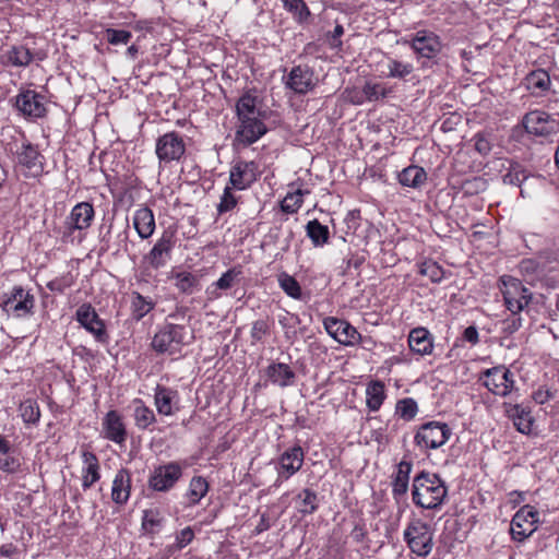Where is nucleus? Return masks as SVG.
<instances>
[{"instance_id":"11","label":"nucleus","mask_w":559,"mask_h":559,"mask_svg":"<svg viewBox=\"0 0 559 559\" xmlns=\"http://www.w3.org/2000/svg\"><path fill=\"white\" fill-rule=\"evenodd\" d=\"M483 377L484 385L496 395L507 396L513 390V373L504 366L486 369Z\"/></svg>"},{"instance_id":"18","label":"nucleus","mask_w":559,"mask_h":559,"mask_svg":"<svg viewBox=\"0 0 559 559\" xmlns=\"http://www.w3.org/2000/svg\"><path fill=\"white\" fill-rule=\"evenodd\" d=\"M503 299L512 313H519L530 304L532 295L519 280L511 278L503 292Z\"/></svg>"},{"instance_id":"3","label":"nucleus","mask_w":559,"mask_h":559,"mask_svg":"<svg viewBox=\"0 0 559 559\" xmlns=\"http://www.w3.org/2000/svg\"><path fill=\"white\" fill-rule=\"evenodd\" d=\"M189 332L185 325L166 323L154 335L151 346L164 355H179L182 347L189 344Z\"/></svg>"},{"instance_id":"60","label":"nucleus","mask_w":559,"mask_h":559,"mask_svg":"<svg viewBox=\"0 0 559 559\" xmlns=\"http://www.w3.org/2000/svg\"><path fill=\"white\" fill-rule=\"evenodd\" d=\"M19 467V463L14 457L7 456L0 459V469L5 473H15Z\"/></svg>"},{"instance_id":"49","label":"nucleus","mask_w":559,"mask_h":559,"mask_svg":"<svg viewBox=\"0 0 559 559\" xmlns=\"http://www.w3.org/2000/svg\"><path fill=\"white\" fill-rule=\"evenodd\" d=\"M472 141H474V148L481 156H487L492 150V134L491 132L480 131L477 132Z\"/></svg>"},{"instance_id":"63","label":"nucleus","mask_w":559,"mask_h":559,"mask_svg":"<svg viewBox=\"0 0 559 559\" xmlns=\"http://www.w3.org/2000/svg\"><path fill=\"white\" fill-rule=\"evenodd\" d=\"M19 549L13 544H4L0 546V556L4 558H14L17 555Z\"/></svg>"},{"instance_id":"14","label":"nucleus","mask_w":559,"mask_h":559,"mask_svg":"<svg viewBox=\"0 0 559 559\" xmlns=\"http://www.w3.org/2000/svg\"><path fill=\"white\" fill-rule=\"evenodd\" d=\"M323 326L328 334L342 345L353 346L361 340L358 331L345 320L328 317L323 320Z\"/></svg>"},{"instance_id":"16","label":"nucleus","mask_w":559,"mask_h":559,"mask_svg":"<svg viewBox=\"0 0 559 559\" xmlns=\"http://www.w3.org/2000/svg\"><path fill=\"white\" fill-rule=\"evenodd\" d=\"M95 211L91 203L80 202L75 204L67 218V229L63 237H71L75 230L87 229L94 219Z\"/></svg>"},{"instance_id":"52","label":"nucleus","mask_w":559,"mask_h":559,"mask_svg":"<svg viewBox=\"0 0 559 559\" xmlns=\"http://www.w3.org/2000/svg\"><path fill=\"white\" fill-rule=\"evenodd\" d=\"M194 538V532L191 527H185L176 535V540L174 544L167 546V551L169 554H175L187 547Z\"/></svg>"},{"instance_id":"57","label":"nucleus","mask_w":559,"mask_h":559,"mask_svg":"<svg viewBox=\"0 0 559 559\" xmlns=\"http://www.w3.org/2000/svg\"><path fill=\"white\" fill-rule=\"evenodd\" d=\"M486 189V181L480 177L467 179L462 183V190L465 194H477Z\"/></svg>"},{"instance_id":"61","label":"nucleus","mask_w":559,"mask_h":559,"mask_svg":"<svg viewBox=\"0 0 559 559\" xmlns=\"http://www.w3.org/2000/svg\"><path fill=\"white\" fill-rule=\"evenodd\" d=\"M344 34V28L341 24H337L333 32L330 34V46L333 48L341 47L342 41L340 40L341 36Z\"/></svg>"},{"instance_id":"26","label":"nucleus","mask_w":559,"mask_h":559,"mask_svg":"<svg viewBox=\"0 0 559 559\" xmlns=\"http://www.w3.org/2000/svg\"><path fill=\"white\" fill-rule=\"evenodd\" d=\"M131 491V474L127 468L119 469L114 478L111 499L117 504H124Z\"/></svg>"},{"instance_id":"36","label":"nucleus","mask_w":559,"mask_h":559,"mask_svg":"<svg viewBox=\"0 0 559 559\" xmlns=\"http://www.w3.org/2000/svg\"><path fill=\"white\" fill-rule=\"evenodd\" d=\"M296 506L304 515L312 514L319 507L318 495L311 489H302L296 497Z\"/></svg>"},{"instance_id":"42","label":"nucleus","mask_w":559,"mask_h":559,"mask_svg":"<svg viewBox=\"0 0 559 559\" xmlns=\"http://www.w3.org/2000/svg\"><path fill=\"white\" fill-rule=\"evenodd\" d=\"M209 484L205 478L201 476H194L191 478L187 497L189 502L197 504L207 493Z\"/></svg>"},{"instance_id":"30","label":"nucleus","mask_w":559,"mask_h":559,"mask_svg":"<svg viewBox=\"0 0 559 559\" xmlns=\"http://www.w3.org/2000/svg\"><path fill=\"white\" fill-rule=\"evenodd\" d=\"M509 417L513 420V424L518 431L524 435H528L533 426V417L531 411L520 404H515L508 411Z\"/></svg>"},{"instance_id":"31","label":"nucleus","mask_w":559,"mask_h":559,"mask_svg":"<svg viewBox=\"0 0 559 559\" xmlns=\"http://www.w3.org/2000/svg\"><path fill=\"white\" fill-rule=\"evenodd\" d=\"M399 182L408 188H420L427 180L426 170L417 165L404 168L397 176Z\"/></svg>"},{"instance_id":"32","label":"nucleus","mask_w":559,"mask_h":559,"mask_svg":"<svg viewBox=\"0 0 559 559\" xmlns=\"http://www.w3.org/2000/svg\"><path fill=\"white\" fill-rule=\"evenodd\" d=\"M175 397H177L176 391L163 385H157L155 388L154 401L158 414L164 416L173 415V402Z\"/></svg>"},{"instance_id":"40","label":"nucleus","mask_w":559,"mask_h":559,"mask_svg":"<svg viewBox=\"0 0 559 559\" xmlns=\"http://www.w3.org/2000/svg\"><path fill=\"white\" fill-rule=\"evenodd\" d=\"M20 415L26 425H37L40 419V409L38 403L33 399H27L20 404Z\"/></svg>"},{"instance_id":"50","label":"nucleus","mask_w":559,"mask_h":559,"mask_svg":"<svg viewBox=\"0 0 559 559\" xmlns=\"http://www.w3.org/2000/svg\"><path fill=\"white\" fill-rule=\"evenodd\" d=\"M278 283L281 288L292 298H301V287L299 283L293 276L283 273L278 276Z\"/></svg>"},{"instance_id":"54","label":"nucleus","mask_w":559,"mask_h":559,"mask_svg":"<svg viewBox=\"0 0 559 559\" xmlns=\"http://www.w3.org/2000/svg\"><path fill=\"white\" fill-rule=\"evenodd\" d=\"M389 90L379 83L367 82L362 87V94L369 102H376L385 98Z\"/></svg>"},{"instance_id":"53","label":"nucleus","mask_w":559,"mask_h":559,"mask_svg":"<svg viewBox=\"0 0 559 559\" xmlns=\"http://www.w3.org/2000/svg\"><path fill=\"white\" fill-rule=\"evenodd\" d=\"M163 518L156 509H150L143 511L142 527L150 533H154L155 528L162 526Z\"/></svg>"},{"instance_id":"59","label":"nucleus","mask_w":559,"mask_h":559,"mask_svg":"<svg viewBox=\"0 0 559 559\" xmlns=\"http://www.w3.org/2000/svg\"><path fill=\"white\" fill-rule=\"evenodd\" d=\"M269 333V324L265 320H257L252 323L251 338L260 342Z\"/></svg>"},{"instance_id":"28","label":"nucleus","mask_w":559,"mask_h":559,"mask_svg":"<svg viewBox=\"0 0 559 559\" xmlns=\"http://www.w3.org/2000/svg\"><path fill=\"white\" fill-rule=\"evenodd\" d=\"M413 464L409 461H401L397 464V471L392 480V493L395 500H400L407 493L409 475Z\"/></svg>"},{"instance_id":"24","label":"nucleus","mask_w":559,"mask_h":559,"mask_svg":"<svg viewBox=\"0 0 559 559\" xmlns=\"http://www.w3.org/2000/svg\"><path fill=\"white\" fill-rule=\"evenodd\" d=\"M133 227L141 239H148L155 231V217L147 206H141L134 212Z\"/></svg>"},{"instance_id":"22","label":"nucleus","mask_w":559,"mask_h":559,"mask_svg":"<svg viewBox=\"0 0 559 559\" xmlns=\"http://www.w3.org/2000/svg\"><path fill=\"white\" fill-rule=\"evenodd\" d=\"M104 437L117 444L127 440V429L121 415L117 411H109L102 423Z\"/></svg>"},{"instance_id":"55","label":"nucleus","mask_w":559,"mask_h":559,"mask_svg":"<svg viewBox=\"0 0 559 559\" xmlns=\"http://www.w3.org/2000/svg\"><path fill=\"white\" fill-rule=\"evenodd\" d=\"M105 36L110 45H127L130 41L132 34L126 29L107 28L105 31Z\"/></svg>"},{"instance_id":"48","label":"nucleus","mask_w":559,"mask_h":559,"mask_svg":"<svg viewBox=\"0 0 559 559\" xmlns=\"http://www.w3.org/2000/svg\"><path fill=\"white\" fill-rule=\"evenodd\" d=\"M396 414L404 420H412L418 412L417 403L412 397H405L396 403Z\"/></svg>"},{"instance_id":"35","label":"nucleus","mask_w":559,"mask_h":559,"mask_svg":"<svg viewBox=\"0 0 559 559\" xmlns=\"http://www.w3.org/2000/svg\"><path fill=\"white\" fill-rule=\"evenodd\" d=\"M155 307V302L150 297H144L139 292H132L130 296V309L132 318L136 321L142 320Z\"/></svg>"},{"instance_id":"4","label":"nucleus","mask_w":559,"mask_h":559,"mask_svg":"<svg viewBox=\"0 0 559 559\" xmlns=\"http://www.w3.org/2000/svg\"><path fill=\"white\" fill-rule=\"evenodd\" d=\"M403 537L411 551L418 557H427L432 550L433 531L428 523L419 519L408 523Z\"/></svg>"},{"instance_id":"45","label":"nucleus","mask_w":559,"mask_h":559,"mask_svg":"<svg viewBox=\"0 0 559 559\" xmlns=\"http://www.w3.org/2000/svg\"><path fill=\"white\" fill-rule=\"evenodd\" d=\"M176 287L183 294H192L193 289L199 285V277L190 272H178L174 275Z\"/></svg>"},{"instance_id":"6","label":"nucleus","mask_w":559,"mask_h":559,"mask_svg":"<svg viewBox=\"0 0 559 559\" xmlns=\"http://www.w3.org/2000/svg\"><path fill=\"white\" fill-rule=\"evenodd\" d=\"M35 298L22 286H14L10 293L0 296V307L9 316L23 318L33 313Z\"/></svg>"},{"instance_id":"21","label":"nucleus","mask_w":559,"mask_h":559,"mask_svg":"<svg viewBox=\"0 0 559 559\" xmlns=\"http://www.w3.org/2000/svg\"><path fill=\"white\" fill-rule=\"evenodd\" d=\"M285 84L297 94H307L316 86L313 71L307 66H296L287 75Z\"/></svg>"},{"instance_id":"2","label":"nucleus","mask_w":559,"mask_h":559,"mask_svg":"<svg viewBox=\"0 0 559 559\" xmlns=\"http://www.w3.org/2000/svg\"><path fill=\"white\" fill-rule=\"evenodd\" d=\"M448 496L444 480L435 473L421 471L413 479L412 500L419 508L439 509Z\"/></svg>"},{"instance_id":"8","label":"nucleus","mask_w":559,"mask_h":559,"mask_svg":"<svg viewBox=\"0 0 559 559\" xmlns=\"http://www.w3.org/2000/svg\"><path fill=\"white\" fill-rule=\"evenodd\" d=\"M525 131L536 136H547L559 131V121L543 110H532L522 119Z\"/></svg>"},{"instance_id":"29","label":"nucleus","mask_w":559,"mask_h":559,"mask_svg":"<svg viewBox=\"0 0 559 559\" xmlns=\"http://www.w3.org/2000/svg\"><path fill=\"white\" fill-rule=\"evenodd\" d=\"M40 158L41 156L37 148L29 143L23 144L21 151L17 153L19 164L28 169L34 176L43 171V162Z\"/></svg>"},{"instance_id":"37","label":"nucleus","mask_w":559,"mask_h":559,"mask_svg":"<svg viewBox=\"0 0 559 559\" xmlns=\"http://www.w3.org/2000/svg\"><path fill=\"white\" fill-rule=\"evenodd\" d=\"M133 404L135 426L141 430L147 429L156 420L153 409L146 406L140 399H135Z\"/></svg>"},{"instance_id":"17","label":"nucleus","mask_w":559,"mask_h":559,"mask_svg":"<svg viewBox=\"0 0 559 559\" xmlns=\"http://www.w3.org/2000/svg\"><path fill=\"white\" fill-rule=\"evenodd\" d=\"M174 246V235L169 231H164L150 252L145 255V260L152 269L158 270L165 266L170 260V253Z\"/></svg>"},{"instance_id":"56","label":"nucleus","mask_w":559,"mask_h":559,"mask_svg":"<svg viewBox=\"0 0 559 559\" xmlns=\"http://www.w3.org/2000/svg\"><path fill=\"white\" fill-rule=\"evenodd\" d=\"M231 189L233 187L228 186L224 189V192L221 197V201L217 204V211L219 214L231 211L237 204V199L231 192Z\"/></svg>"},{"instance_id":"33","label":"nucleus","mask_w":559,"mask_h":559,"mask_svg":"<svg viewBox=\"0 0 559 559\" xmlns=\"http://www.w3.org/2000/svg\"><path fill=\"white\" fill-rule=\"evenodd\" d=\"M385 400V386L380 380H373L366 388V403L370 412H377Z\"/></svg>"},{"instance_id":"62","label":"nucleus","mask_w":559,"mask_h":559,"mask_svg":"<svg viewBox=\"0 0 559 559\" xmlns=\"http://www.w3.org/2000/svg\"><path fill=\"white\" fill-rule=\"evenodd\" d=\"M464 340L475 345L479 341V334L475 326L471 325L464 330Z\"/></svg>"},{"instance_id":"15","label":"nucleus","mask_w":559,"mask_h":559,"mask_svg":"<svg viewBox=\"0 0 559 559\" xmlns=\"http://www.w3.org/2000/svg\"><path fill=\"white\" fill-rule=\"evenodd\" d=\"M259 166L255 162L236 160L229 171V182L237 190L249 188L258 178Z\"/></svg>"},{"instance_id":"25","label":"nucleus","mask_w":559,"mask_h":559,"mask_svg":"<svg viewBox=\"0 0 559 559\" xmlns=\"http://www.w3.org/2000/svg\"><path fill=\"white\" fill-rule=\"evenodd\" d=\"M267 379L281 388L290 386L295 383L296 373L284 362H273L265 370Z\"/></svg>"},{"instance_id":"9","label":"nucleus","mask_w":559,"mask_h":559,"mask_svg":"<svg viewBox=\"0 0 559 559\" xmlns=\"http://www.w3.org/2000/svg\"><path fill=\"white\" fill-rule=\"evenodd\" d=\"M538 522V512L532 506L522 507L512 518L510 533L513 540L523 542L535 531Z\"/></svg>"},{"instance_id":"43","label":"nucleus","mask_w":559,"mask_h":559,"mask_svg":"<svg viewBox=\"0 0 559 559\" xmlns=\"http://www.w3.org/2000/svg\"><path fill=\"white\" fill-rule=\"evenodd\" d=\"M7 61L14 67H26L33 60L32 52L24 46H14L7 51Z\"/></svg>"},{"instance_id":"12","label":"nucleus","mask_w":559,"mask_h":559,"mask_svg":"<svg viewBox=\"0 0 559 559\" xmlns=\"http://www.w3.org/2000/svg\"><path fill=\"white\" fill-rule=\"evenodd\" d=\"M405 43L412 47L418 57L426 59L435 58L442 48L440 37L428 29L417 31L412 39L405 40Z\"/></svg>"},{"instance_id":"47","label":"nucleus","mask_w":559,"mask_h":559,"mask_svg":"<svg viewBox=\"0 0 559 559\" xmlns=\"http://www.w3.org/2000/svg\"><path fill=\"white\" fill-rule=\"evenodd\" d=\"M386 68V76L392 79H405L414 70L412 63L402 62L396 59H389Z\"/></svg>"},{"instance_id":"34","label":"nucleus","mask_w":559,"mask_h":559,"mask_svg":"<svg viewBox=\"0 0 559 559\" xmlns=\"http://www.w3.org/2000/svg\"><path fill=\"white\" fill-rule=\"evenodd\" d=\"M240 271L235 267L227 270L223 275L206 288L209 299H217L221 297L219 290H227L234 286Z\"/></svg>"},{"instance_id":"13","label":"nucleus","mask_w":559,"mask_h":559,"mask_svg":"<svg viewBox=\"0 0 559 559\" xmlns=\"http://www.w3.org/2000/svg\"><path fill=\"white\" fill-rule=\"evenodd\" d=\"M155 152L159 163L167 164L179 160L186 152V145L177 132H168L157 139Z\"/></svg>"},{"instance_id":"27","label":"nucleus","mask_w":559,"mask_h":559,"mask_svg":"<svg viewBox=\"0 0 559 559\" xmlns=\"http://www.w3.org/2000/svg\"><path fill=\"white\" fill-rule=\"evenodd\" d=\"M84 467L82 468V488L87 490L100 479V466L95 453L84 451L82 453Z\"/></svg>"},{"instance_id":"1","label":"nucleus","mask_w":559,"mask_h":559,"mask_svg":"<svg viewBox=\"0 0 559 559\" xmlns=\"http://www.w3.org/2000/svg\"><path fill=\"white\" fill-rule=\"evenodd\" d=\"M257 103L255 96L246 93L236 104L238 124L235 142L242 146L255 143L267 132V128L263 122L264 115L257 107Z\"/></svg>"},{"instance_id":"46","label":"nucleus","mask_w":559,"mask_h":559,"mask_svg":"<svg viewBox=\"0 0 559 559\" xmlns=\"http://www.w3.org/2000/svg\"><path fill=\"white\" fill-rule=\"evenodd\" d=\"M419 274L428 277L432 283H440L444 277V270L432 260L419 264Z\"/></svg>"},{"instance_id":"39","label":"nucleus","mask_w":559,"mask_h":559,"mask_svg":"<svg viewBox=\"0 0 559 559\" xmlns=\"http://www.w3.org/2000/svg\"><path fill=\"white\" fill-rule=\"evenodd\" d=\"M530 179V175L519 164L511 165L508 173L503 176L506 185L516 186L521 188V195H525V189L522 187Z\"/></svg>"},{"instance_id":"5","label":"nucleus","mask_w":559,"mask_h":559,"mask_svg":"<svg viewBox=\"0 0 559 559\" xmlns=\"http://www.w3.org/2000/svg\"><path fill=\"white\" fill-rule=\"evenodd\" d=\"M451 436L452 430L448 424L429 421L419 426L414 442L421 451L435 450L444 445Z\"/></svg>"},{"instance_id":"19","label":"nucleus","mask_w":559,"mask_h":559,"mask_svg":"<svg viewBox=\"0 0 559 559\" xmlns=\"http://www.w3.org/2000/svg\"><path fill=\"white\" fill-rule=\"evenodd\" d=\"M305 452L298 444L285 450L278 459V479H289L302 466Z\"/></svg>"},{"instance_id":"23","label":"nucleus","mask_w":559,"mask_h":559,"mask_svg":"<svg viewBox=\"0 0 559 559\" xmlns=\"http://www.w3.org/2000/svg\"><path fill=\"white\" fill-rule=\"evenodd\" d=\"M409 349L417 355H430L433 349L432 335L426 328H415L408 334Z\"/></svg>"},{"instance_id":"64","label":"nucleus","mask_w":559,"mask_h":559,"mask_svg":"<svg viewBox=\"0 0 559 559\" xmlns=\"http://www.w3.org/2000/svg\"><path fill=\"white\" fill-rule=\"evenodd\" d=\"M271 527L270 519L266 514H262L255 527L257 534L267 531Z\"/></svg>"},{"instance_id":"51","label":"nucleus","mask_w":559,"mask_h":559,"mask_svg":"<svg viewBox=\"0 0 559 559\" xmlns=\"http://www.w3.org/2000/svg\"><path fill=\"white\" fill-rule=\"evenodd\" d=\"M302 205V191L289 192L281 202V210L287 214L296 213Z\"/></svg>"},{"instance_id":"10","label":"nucleus","mask_w":559,"mask_h":559,"mask_svg":"<svg viewBox=\"0 0 559 559\" xmlns=\"http://www.w3.org/2000/svg\"><path fill=\"white\" fill-rule=\"evenodd\" d=\"M76 321L88 331L102 344L109 342V335L106 331L104 321L98 317L91 304L81 305L75 312Z\"/></svg>"},{"instance_id":"58","label":"nucleus","mask_w":559,"mask_h":559,"mask_svg":"<svg viewBox=\"0 0 559 559\" xmlns=\"http://www.w3.org/2000/svg\"><path fill=\"white\" fill-rule=\"evenodd\" d=\"M501 330L506 334H513L522 326V318L518 313H512L501 323Z\"/></svg>"},{"instance_id":"38","label":"nucleus","mask_w":559,"mask_h":559,"mask_svg":"<svg viewBox=\"0 0 559 559\" xmlns=\"http://www.w3.org/2000/svg\"><path fill=\"white\" fill-rule=\"evenodd\" d=\"M307 236L316 247L323 246L329 240V228L318 219L309 221L306 225Z\"/></svg>"},{"instance_id":"41","label":"nucleus","mask_w":559,"mask_h":559,"mask_svg":"<svg viewBox=\"0 0 559 559\" xmlns=\"http://www.w3.org/2000/svg\"><path fill=\"white\" fill-rule=\"evenodd\" d=\"M526 86L531 91H547L550 86L549 74L542 69L532 71L525 78Z\"/></svg>"},{"instance_id":"44","label":"nucleus","mask_w":559,"mask_h":559,"mask_svg":"<svg viewBox=\"0 0 559 559\" xmlns=\"http://www.w3.org/2000/svg\"><path fill=\"white\" fill-rule=\"evenodd\" d=\"M284 8L294 14L298 23H305L311 15L310 10L304 0H281Z\"/></svg>"},{"instance_id":"7","label":"nucleus","mask_w":559,"mask_h":559,"mask_svg":"<svg viewBox=\"0 0 559 559\" xmlns=\"http://www.w3.org/2000/svg\"><path fill=\"white\" fill-rule=\"evenodd\" d=\"M182 465L178 462L158 465L154 468L148 478V487L154 491H169L182 477Z\"/></svg>"},{"instance_id":"20","label":"nucleus","mask_w":559,"mask_h":559,"mask_svg":"<svg viewBox=\"0 0 559 559\" xmlns=\"http://www.w3.org/2000/svg\"><path fill=\"white\" fill-rule=\"evenodd\" d=\"M15 106L19 111L29 118H41L46 114L44 96L35 91H25L16 96Z\"/></svg>"}]
</instances>
